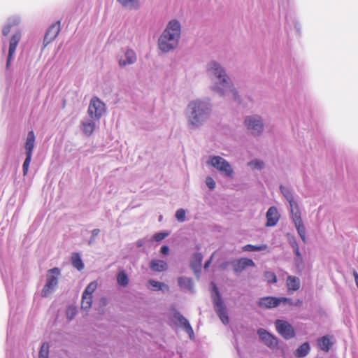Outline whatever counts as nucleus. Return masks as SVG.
Returning <instances> with one entry per match:
<instances>
[{
    "label": "nucleus",
    "instance_id": "obj_1",
    "mask_svg": "<svg viewBox=\"0 0 358 358\" xmlns=\"http://www.w3.org/2000/svg\"><path fill=\"white\" fill-rule=\"evenodd\" d=\"M180 35V23L176 20H171L159 38V48L164 52L174 49L178 45Z\"/></svg>",
    "mask_w": 358,
    "mask_h": 358
},
{
    "label": "nucleus",
    "instance_id": "obj_2",
    "mask_svg": "<svg viewBox=\"0 0 358 358\" xmlns=\"http://www.w3.org/2000/svg\"><path fill=\"white\" fill-rule=\"evenodd\" d=\"M208 71H211L218 78L220 84L222 85V87H216V90L220 92L222 95L224 94L225 91L229 90L236 100L238 98L237 92L234 89L231 88V80L220 64L215 62H211L209 64Z\"/></svg>",
    "mask_w": 358,
    "mask_h": 358
},
{
    "label": "nucleus",
    "instance_id": "obj_3",
    "mask_svg": "<svg viewBox=\"0 0 358 358\" xmlns=\"http://www.w3.org/2000/svg\"><path fill=\"white\" fill-rule=\"evenodd\" d=\"M189 107L192 110L189 117V121L192 125L196 126L209 117L208 106L203 101H192L189 103Z\"/></svg>",
    "mask_w": 358,
    "mask_h": 358
},
{
    "label": "nucleus",
    "instance_id": "obj_4",
    "mask_svg": "<svg viewBox=\"0 0 358 358\" xmlns=\"http://www.w3.org/2000/svg\"><path fill=\"white\" fill-rule=\"evenodd\" d=\"M61 275L59 268L55 267L47 271L46 283L41 290L43 297L48 296L57 287Z\"/></svg>",
    "mask_w": 358,
    "mask_h": 358
},
{
    "label": "nucleus",
    "instance_id": "obj_5",
    "mask_svg": "<svg viewBox=\"0 0 358 358\" xmlns=\"http://www.w3.org/2000/svg\"><path fill=\"white\" fill-rule=\"evenodd\" d=\"M213 289L215 294V296L213 297V303L216 313L219 315V317L222 320V322L227 324L229 323V317L225 308V306L223 303V301L221 298V295L218 290L217 287L214 282H212Z\"/></svg>",
    "mask_w": 358,
    "mask_h": 358
},
{
    "label": "nucleus",
    "instance_id": "obj_6",
    "mask_svg": "<svg viewBox=\"0 0 358 358\" xmlns=\"http://www.w3.org/2000/svg\"><path fill=\"white\" fill-rule=\"evenodd\" d=\"M106 112V105L98 97L94 96L90 102L87 113L89 116L99 120Z\"/></svg>",
    "mask_w": 358,
    "mask_h": 358
},
{
    "label": "nucleus",
    "instance_id": "obj_7",
    "mask_svg": "<svg viewBox=\"0 0 358 358\" xmlns=\"http://www.w3.org/2000/svg\"><path fill=\"white\" fill-rule=\"evenodd\" d=\"M209 163L227 177H232L234 170L231 164L220 156L210 157Z\"/></svg>",
    "mask_w": 358,
    "mask_h": 358
},
{
    "label": "nucleus",
    "instance_id": "obj_8",
    "mask_svg": "<svg viewBox=\"0 0 358 358\" xmlns=\"http://www.w3.org/2000/svg\"><path fill=\"white\" fill-rule=\"evenodd\" d=\"M282 302L293 305L292 300L287 297L265 296L259 299L258 306L263 308H273L278 306Z\"/></svg>",
    "mask_w": 358,
    "mask_h": 358
},
{
    "label": "nucleus",
    "instance_id": "obj_9",
    "mask_svg": "<svg viewBox=\"0 0 358 358\" xmlns=\"http://www.w3.org/2000/svg\"><path fill=\"white\" fill-rule=\"evenodd\" d=\"M275 324L277 331L285 339L287 340L294 337V329L288 322L282 320H277Z\"/></svg>",
    "mask_w": 358,
    "mask_h": 358
},
{
    "label": "nucleus",
    "instance_id": "obj_10",
    "mask_svg": "<svg viewBox=\"0 0 358 358\" xmlns=\"http://www.w3.org/2000/svg\"><path fill=\"white\" fill-rule=\"evenodd\" d=\"M97 282L96 281H93L90 282L86 289H85L83 296H82V301H81V308L84 310H89L92 303V294L97 288Z\"/></svg>",
    "mask_w": 358,
    "mask_h": 358
},
{
    "label": "nucleus",
    "instance_id": "obj_11",
    "mask_svg": "<svg viewBox=\"0 0 358 358\" xmlns=\"http://www.w3.org/2000/svg\"><path fill=\"white\" fill-rule=\"evenodd\" d=\"M245 124L248 129L252 130L253 134L259 135L263 130V123L261 117L257 115L247 117Z\"/></svg>",
    "mask_w": 358,
    "mask_h": 358
},
{
    "label": "nucleus",
    "instance_id": "obj_12",
    "mask_svg": "<svg viewBox=\"0 0 358 358\" xmlns=\"http://www.w3.org/2000/svg\"><path fill=\"white\" fill-rule=\"evenodd\" d=\"M59 31L60 20H58L55 23L52 24L47 30L43 39L44 46L48 45L53 41L59 34Z\"/></svg>",
    "mask_w": 358,
    "mask_h": 358
},
{
    "label": "nucleus",
    "instance_id": "obj_13",
    "mask_svg": "<svg viewBox=\"0 0 358 358\" xmlns=\"http://www.w3.org/2000/svg\"><path fill=\"white\" fill-rule=\"evenodd\" d=\"M260 339L269 348H275L278 344V338L273 334L268 332L266 329L260 328L257 331Z\"/></svg>",
    "mask_w": 358,
    "mask_h": 358
},
{
    "label": "nucleus",
    "instance_id": "obj_14",
    "mask_svg": "<svg viewBox=\"0 0 358 358\" xmlns=\"http://www.w3.org/2000/svg\"><path fill=\"white\" fill-rule=\"evenodd\" d=\"M21 39V34L20 32L15 33L10 38L9 43L8 55L6 62V68L8 69L13 58V55L15 52L17 46L18 45Z\"/></svg>",
    "mask_w": 358,
    "mask_h": 358
},
{
    "label": "nucleus",
    "instance_id": "obj_15",
    "mask_svg": "<svg viewBox=\"0 0 358 358\" xmlns=\"http://www.w3.org/2000/svg\"><path fill=\"white\" fill-rule=\"evenodd\" d=\"M266 227H273L277 224L280 220V214L278 213V209L275 206H271L268 208L266 212Z\"/></svg>",
    "mask_w": 358,
    "mask_h": 358
},
{
    "label": "nucleus",
    "instance_id": "obj_16",
    "mask_svg": "<svg viewBox=\"0 0 358 358\" xmlns=\"http://www.w3.org/2000/svg\"><path fill=\"white\" fill-rule=\"evenodd\" d=\"M233 269L236 273L242 272L246 267L255 266V262L248 258H241L232 262Z\"/></svg>",
    "mask_w": 358,
    "mask_h": 358
},
{
    "label": "nucleus",
    "instance_id": "obj_17",
    "mask_svg": "<svg viewBox=\"0 0 358 358\" xmlns=\"http://www.w3.org/2000/svg\"><path fill=\"white\" fill-rule=\"evenodd\" d=\"M136 55L135 52L131 49H127L124 52L123 57H122L118 62L120 67H124L127 65H131L136 62Z\"/></svg>",
    "mask_w": 358,
    "mask_h": 358
},
{
    "label": "nucleus",
    "instance_id": "obj_18",
    "mask_svg": "<svg viewBox=\"0 0 358 358\" xmlns=\"http://www.w3.org/2000/svg\"><path fill=\"white\" fill-rule=\"evenodd\" d=\"M286 286L289 293L299 290L301 286L299 278L296 276L288 275L286 280Z\"/></svg>",
    "mask_w": 358,
    "mask_h": 358
},
{
    "label": "nucleus",
    "instance_id": "obj_19",
    "mask_svg": "<svg viewBox=\"0 0 358 358\" xmlns=\"http://www.w3.org/2000/svg\"><path fill=\"white\" fill-rule=\"evenodd\" d=\"M35 140L36 136L34 132L33 131H29L24 145L26 155H32L35 145Z\"/></svg>",
    "mask_w": 358,
    "mask_h": 358
},
{
    "label": "nucleus",
    "instance_id": "obj_20",
    "mask_svg": "<svg viewBox=\"0 0 358 358\" xmlns=\"http://www.w3.org/2000/svg\"><path fill=\"white\" fill-rule=\"evenodd\" d=\"M175 318L177 320L181 327L184 328L185 331L191 336L194 334V331L189 324L188 320L179 313L175 314Z\"/></svg>",
    "mask_w": 358,
    "mask_h": 358
},
{
    "label": "nucleus",
    "instance_id": "obj_21",
    "mask_svg": "<svg viewBox=\"0 0 358 358\" xmlns=\"http://www.w3.org/2000/svg\"><path fill=\"white\" fill-rule=\"evenodd\" d=\"M150 268L155 272H162L167 268V264L159 259H153L150 263Z\"/></svg>",
    "mask_w": 358,
    "mask_h": 358
},
{
    "label": "nucleus",
    "instance_id": "obj_22",
    "mask_svg": "<svg viewBox=\"0 0 358 358\" xmlns=\"http://www.w3.org/2000/svg\"><path fill=\"white\" fill-rule=\"evenodd\" d=\"M96 124L93 121L82 122L81 129L83 132L87 136H91L95 130Z\"/></svg>",
    "mask_w": 358,
    "mask_h": 358
},
{
    "label": "nucleus",
    "instance_id": "obj_23",
    "mask_svg": "<svg viewBox=\"0 0 358 358\" xmlns=\"http://www.w3.org/2000/svg\"><path fill=\"white\" fill-rule=\"evenodd\" d=\"M317 345L322 350L328 352L332 345V343L328 336H324L317 340Z\"/></svg>",
    "mask_w": 358,
    "mask_h": 358
},
{
    "label": "nucleus",
    "instance_id": "obj_24",
    "mask_svg": "<svg viewBox=\"0 0 358 358\" xmlns=\"http://www.w3.org/2000/svg\"><path fill=\"white\" fill-rule=\"evenodd\" d=\"M291 208V213L293 222H297L302 220L301 217V212L297 203L294 201L292 203H289Z\"/></svg>",
    "mask_w": 358,
    "mask_h": 358
},
{
    "label": "nucleus",
    "instance_id": "obj_25",
    "mask_svg": "<svg viewBox=\"0 0 358 358\" xmlns=\"http://www.w3.org/2000/svg\"><path fill=\"white\" fill-rule=\"evenodd\" d=\"M310 351L308 343L306 342L301 345L295 352V356L297 358H301L306 356Z\"/></svg>",
    "mask_w": 358,
    "mask_h": 358
},
{
    "label": "nucleus",
    "instance_id": "obj_26",
    "mask_svg": "<svg viewBox=\"0 0 358 358\" xmlns=\"http://www.w3.org/2000/svg\"><path fill=\"white\" fill-rule=\"evenodd\" d=\"M72 265L78 270L81 271L84 268V264L78 253H73L71 257Z\"/></svg>",
    "mask_w": 358,
    "mask_h": 358
},
{
    "label": "nucleus",
    "instance_id": "obj_27",
    "mask_svg": "<svg viewBox=\"0 0 358 358\" xmlns=\"http://www.w3.org/2000/svg\"><path fill=\"white\" fill-rule=\"evenodd\" d=\"M294 223L296 228L299 235L300 236V237L301 238L303 241L306 242V229L303 225V221L300 220V221L294 222Z\"/></svg>",
    "mask_w": 358,
    "mask_h": 358
},
{
    "label": "nucleus",
    "instance_id": "obj_28",
    "mask_svg": "<svg viewBox=\"0 0 358 358\" xmlns=\"http://www.w3.org/2000/svg\"><path fill=\"white\" fill-rule=\"evenodd\" d=\"M267 249V245L265 244L260 245H253L251 244L245 245L243 247V251L252 252V251H262Z\"/></svg>",
    "mask_w": 358,
    "mask_h": 358
},
{
    "label": "nucleus",
    "instance_id": "obj_29",
    "mask_svg": "<svg viewBox=\"0 0 358 358\" xmlns=\"http://www.w3.org/2000/svg\"><path fill=\"white\" fill-rule=\"evenodd\" d=\"M123 6L130 9L138 8L139 7L138 0H117Z\"/></svg>",
    "mask_w": 358,
    "mask_h": 358
},
{
    "label": "nucleus",
    "instance_id": "obj_30",
    "mask_svg": "<svg viewBox=\"0 0 358 358\" xmlns=\"http://www.w3.org/2000/svg\"><path fill=\"white\" fill-rule=\"evenodd\" d=\"M117 283L122 287H126L129 284V279L124 271H121L117 277Z\"/></svg>",
    "mask_w": 358,
    "mask_h": 358
},
{
    "label": "nucleus",
    "instance_id": "obj_31",
    "mask_svg": "<svg viewBox=\"0 0 358 358\" xmlns=\"http://www.w3.org/2000/svg\"><path fill=\"white\" fill-rule=\"evenodd\" d=\"M280 189L282 194L287 199V200L288 201L289 203H292L294 201V196H293L291 191L288 188L281 185Z\"/></svg>",
    "mask_w": 358,
    "mask_h": 358
},
{
    "label": "nucleus",
    "instance_id": "obj_32",
    "mask_svg": "<svg viewBox=\"0 0 358 358\" xmlns=\"http://www.w3.org/2000/svg\"><path fill=\"white\" fill-rule=\"evenodd\" d=\"M49 348L48 343H43L42 344L39 351V358H48Z\"/></svg>",
    "mask_w": 358,
    "mask_h": 358
},
{
    "label": "nucleus",
    "instance_id": "obj_33",
    "mask_svg": "<svg viewBox=\"0 0 358 358\" xmlns=\"http://www.w3.org/2000/svg\"><path fill=\"white\" fill-rule=\"evenodd\" d=\"M32 155H26V159L22 165L23 175L26 176L29 171V165L31 161Z\"/></svg>",
    "mask_w": 358,
    "mask_h": 358
},
{
    "label": "nucleus",
    "instance_id": "obj_34",
    "mask_svg": "<svg viewBox=\"0 0 358 358\" xmlns=\"http://www.w3.org/2000/svg\"><path fill=\"white\" fill-rule=\"evenodd\" d=\"M264 275L268 283H275L277 282L276 275L273 272L266 271Z\"/></svg>",
    "mask_w": 358,
    "mask_h": 358
},
{
    "label": "nucleus",
    "instance_id": "obj_35",
    "mask_svg": "<svg viewBox=\"0 0 358 358\" xmlns=\"http://www.w3.org/2000/svg\"><path fill=\"white\" fill-rule=\"evenodd\" d=\"M148 282L153 287L154 290H160L166 287L165 284L154 280H150Z\"/></svg>",
    "mask_w": 358,
    "mask_h": 358
},
{
    "label": "nucleus",
    "instance_id": "obj_36",
    "mask_svg": "<svg viewBox=\"0 0 358 358\" xmlns=\"http://www.w3.org/2000/svg\"><path fill=\"white\" fill-rule=\"evenodd\" d=\"M77 310L74 306H69L66 309V317L69 320H72L76 315Z\"/></svg>",
    "mask_w": 358,
    "mask_h": 358
},
{
    "label": "nucleus",
    "instance_id": "obj_37",
    "mask_svg": "<svg viewBox=\"0 0 358 358\" xmlns=\"http://www.w3.org/2000/svg\"><path fill=\"white\" fill-rule=\"evenodd\" d=\"M176 217L179 222H184L185 220V210L182 208L178 209L176 213Z\"/></svg>",
    "mask_w": 358,
    "mask_h": 358
},
{
    "label": "nucleus",
    "instance_id": "obj_38",
    "mask_svg": "<svg viewBox=\"0 0 358 358\" xmlns=\"http://www.w3.org/2000/svg\"><path fill=\"white\" fill-rule=\"evenodd\" d=\"M192 258H193L194 262L196 263V264H197L199 266H201V262L203 259L202 255L199 252H196L194 254Z\"/></svg>",
    "mask_w": 358,
    "mask_h": 358
},
{
    "label": "nucleus",
    "instance_id": "obj_39",
    "mask_svg": "<svg viewBox=\"0 0 358 358\" xmlns=\"http://www.w3.org/2000/svg\"><path fill=\"white\" fill-rule=\"evenodd\" d=\"M206 185L209 187L210 189H213L215 187V182L211 177H207L206 180Z\"/></svg>",
    "mask_w": 358,
    "mask_h": 358
},
{
    "label": "nucleus",
    "instance_id": "obj_40",
    "mask_svg": "<svg viewBox=\"0 0 358 358\" xmlns=\"http://www.w3.org/2000/svg\"><path fill=\"white\" fill-rule=\"evenodd\" d=\"M249 165L253 166L255 168H256L257 169H261L264 166V163L261 161L256 160V161H253V162H251L250 163H249Z\"/></svg>",
    "mask_w": 358,
    "mask_h": 358
},
{
    "label": "nucleus",
    "instance_id": "obj_41",
    "mask_svg": "<svg viewBox=\"0 0 358 358\" xmlns=\"http://www.w3.org/2000/svg\"><path fill=\"white\" fill-rule=\"evenodd\" d=\"M167 235L168 234H165V233H157V234H155V236H153V238L156 241H162L163 239H164Z\"/></svg>",
    "mask_w": 358,
    "mask_h": 358
},
{
    "label": "nucleus",
    "instance_id": "obj_42",
    "mask_svg": "<svg viewBox=\"0 0 358 358\" xmlns=\"http://www.w3.org/2000/svg\"><path fill=\"white\" fill-rule=\"evenodd\" d=\"M191 280L187 278L180 277L178 278V284L180 286H184L186 283H190Z\"/></svg>",
    "mask_w": 358,
    "mask_h": 358
},
{
    "label": "nucleus",
    "instance_id": "obj_43",
    "mask_svg": "<svg viewBox=\"0 0 358 358\" xmlns=\"http://www.w3.org/2000/svg\"><path fill=\"white\" fill-rule=\"evenodd\" d=\"M10 29H11V24H8L6 27H4L2 30L3 34L4 36H7L10 33Z\"/></svg>",
    "mask_w": 358,
    "mask_h": 358
},
{
    "label": "nucleus",
    "instance_id": "obj_44",
    "mask_svg": "<svg viewBox=\"0 0 358 358\" xmlns=\"http://www.w3.org/2000/svg\"><path fill=\"white\" fill-rule=\"evenodd\" d=\"M160 252L163 254V255H167L169 252V248L168 246L166 245H163L162 248H161V250H160Z\"/></svg>",
    "mask_w": 358,
    "mask_h": 358
},
{
    "label": "nucleus",
    "instance_id": "obj_45",
    "mask_svg": "<svg viewBox=\"0 0 358 358\" xmlns=\"http://www.w3.org/2000/svg\"><path fill=\"white\" fill-rule=\"evenodd\" d=\"M100 231L98 229H94L92 231V238H95L96 236L99 235Z\"/></svg>",
    "mask_w": 358,
    "mask_h": 358
},
{
    "label": "nucleus",
    "instance_id": "obj_46",
    "mask_svg": "<svg viewBox=\"0 0 358 358\" xmlns=\"http://www.w3.org/2000/svg\"><path fill=\"white\" fill-rule=\"evenodd\" d=\"M213 258V255H212L210 257V258L206 262V264L204 265V268H207L210 266Z\"/></svg>",
    "mask_w": 358,
    "mask_h": 358
},
{
    "label": "nucleus",
    "instance_id": "obj_47",
    "mask_svg": "<svg viewBox=\"0 0 358 358\" xmlns=\"http://www.w3.org/2000/svg\"><path fill=\"white\" fill-rule=\"evenodd\" d=\"M295 253L297 256H300V252H299V247L298 245L296 244L295 245Z\"/></svg>",
    "mask_w": 358,
    "mask_h": 358
},
{
    "label": "nucleus",
    "instance_id": "obj_48",
    "mask_svg": "<svg viewBox=\"0 0 358 358\" xmlns=\"http://www.w3.org/2000/svg\"><path fill=\"white\" fill-rule=\"evenodd\" d=\"M301 304H302V301H301V300H300V299H298V300L296 301V302L295 303V304H294V305H295V306H301Z\"/></svg>",
    "mask_w": 358,
    "mask_h": 358
}]
</instances>
